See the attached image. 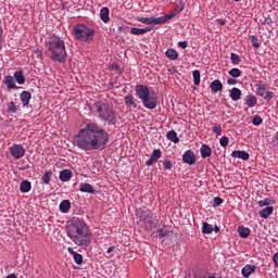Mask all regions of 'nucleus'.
<instances>
[{"mask_svg": "<svg viewBox=\"0 0 278 278\" xmlns=\"http://www.w3.org/2000/svg\"><path fill=\"white\" fill-rule=\"evenodd\" d=\"M110 142V134L94 122H87L73 137V144L81 151H103Z\"/></svg>", "mask_w": 278, "mask_h": 278, "instance_id": "nucleus-1", "label": "nucleus"}, {"mask_svg": "<svg viewBox=\"0 0 278 278\" xmlns=\"http://www.w3.org/2000/svg\"><path fill=\"white\" fill-rule=\"evenodd\" d=\"M66 229L70 240H72V242L77 247L86 249V247H90V244H92V232H90V228L84 219L79 217H72L67 222Z\"/></svg>", "mask_w": 278, "mask_h": 278, "instance_id": "nucleus-2", "label": "nucleus"}, {"mask_svg": "<svg viewBox=\"0 0 278 278\" xmlns=\"http://www.w3.org/2000/svg\"><path fill=\"white\" fill-rule=\"evenodd\" d=\"M46 47L50 54V60L53 62H60L61 64L66 62L68 54L66 53V42L64 39L53 35L46 41Z\"/></svg>", "mask_w": 278, "mask_h": 278, "instance_id": "nucleus-3", "label": "nucleus"}, {"mask_svg": "<svg viewBox=\"0 0 278 278\" xmlns=\"http://www.w3.org/2000/svg\"><path fill=\"white\" fill-rule=\"evenodd\" d=\"M89 110L90 112H94L96 110L98 113V118L108 125H116V112L112 110L108 102L97 101L93 103V108L89 106Z\"/></svg>", "mask_w": 278, "mask_h": 278, "instance_id": "nucleus-4", "label": "nucleus"}, {"mask_svg": "<svg viewBox=\"0 0 278 278\" xmlns=\"http://www.w3.org/2000/svg\"><path fill=\"white\" fill-rule=\"evenodd\" d=\"M135 92L147 110H155L157 108V96L151 94L149 87L144 85H137Z\"/></svg>", "mask_w": 278, "mask_h": 278, "instance_id": "nucleus-5", "label": "nucleus"}, {"mask_svg": "<svg viewBox=\"0 0 278 278\" xmlns=\"http://www.w3.org/2000/svg\"><path fill=\"white\" fill-rule=\"evenodd\" d=\"M73 34L75 40L90 45V42H93L94 40L96 30L94 28H90L85 24H78L74 26Z\"/></svg>", "mask_w": 278, "mask_h": 278, "instance_id": "nucleus-6", "label": "nucleus"}, {"mask_svg": "<svg viewBox=\"0 0 278 278\" xmlns=\"http://www.w3.org/2000/svg\"><path fill=\"white\" fill-rule=\"evenodd\" d=\"M10 155L14 160H21V157H25V147L23 144H13L10 149Z\"/></svg>", "mask_w": 278, "mask_h": 278, "instance_id": "nucleus-7", "label": "nucleus"}, {"mask_svg": "<svg viewBox=\"0 0 278 278\" xmlns=\"http://www.w3.org/2000/svg\"><path fill=\"white\" fill-rule=\"evenodd\" d=\"M124 103L129 110H137L138 108V100L131 93H127L124 97Z\"/></svg>", "mask_w": 278, "mask_h": 278, "instance_id": "nucleus-8", "label": "nucleus"}, {"mask_svg": "<svg viewBox=\"0 0 278 278\" xmlns=\"http://www.w3.org/2000/svg\"><path fill=\"white\" fill-rule=\"evenodd\" d=\"M182 162L185 164H189V166H192V164H197V156L194 155V151L192 150H187L182 154Z\"/></svg>", "mask_w": 278, "mask_h": 278, "instance_id": "nucleus-9", "label": "nucleus"}, {"mask_svg": "<svg viewBox=\"0 0 278 278\" xmlns=\"http://www.w3.org/2000/svg\"><path fill=\"white\" fill-rule=\"evenodd\" d=\"M162 157V150L155 149L153 150L150 159L146 162L147 166H153L155 162H157Z\"/></svg>", "mask_w": 278, "mask_h": 278, "instance_id": "nucleus-10", "label": "nucleus"}, {"mask_svg": "<svg viewBox=\"0 0 278 278\" xmlns=\"http://www.w3.org/2000/svg\"><path fill=\"white\" fill-rule=\"evenodd\" d=\"M255 270H257L256 265L247 264L245 266H243L241 270V275L244 278H249L250 276L253 275V273H255Z\"/></svg>", "mask_w": 278, "mask_h": 278, "instance_id": "nucleus-11", "label": "nucleus"}, {"mask_svg": "<svg viewBox=\"0 0 278 278\" xmlns=\"http://www.w3.org/2000/svg\"><path fill=\"white\" fill-rule=\"evenodd\" d=\"M256 94L258 97H265L266 94V90L268 89V85L266 83H263L262 80H260L256 85Z\"/></svg>", "mask_w": 278, "mask_h": 278, "instance_id": "nucleus-12", "label": "nucleus"}, {"mask_svg": "<svg viewBox=\"0 0 278 278\" xmlns=\"http://www.w3.org/2000/svg\"><path fill=\"white\" fill-rule=\"evenodd\" d=\"M229 97L231 101H240V99H242V90H240L238 87H233L229 90Z\"/></svg>", "mask_w": 278, "mask_h": 278, "instance_id": "nucleus-13", "label": "nucleus"}, {"mask_svg": "<svg viewBox=\"0 0 278 278\" xmlns=\"http://www.w3.org/2000/svg\"><path fill=\"white\" fill-rule=\"evenodd\" d=\"M139 23H143L144 25H160L159 17H138Z\"/></svg>", "mask_w": 278, "mask_h": 278, "instance_id": "nucleus-14", "label": "nucleus"}, {"mask_svg": "<svg viewBox=\"0 0 278 278\" xmlns=\"http://www.w3.org/2000/svg\"><path fill=\"white\" fill-rule=\"evenodd\" d=\"M20 99H21L22 105H23L24 108H27V105H29V101H31V92H29V91H23V92L20 94Z\"/></svg>", "mask_w": 278, "mask_h": 278, "instance_id": "nucleus-15", "label": "nucleus"}, {"mask_svg": "<svg viewBox=\"0 0 278 278\" xmlns=\"http://www.w3.org/2000/svg\"><path fill=\"white\" fill-rule=\"evenodd\" d=\"M231 157H237L238 160H243L244 162H247L250 155L247 151L235 150L231 153Z\"/></svg>", "mask_w": 278, "mask_h": 278, "instance_id": "nucleus-16", "label": "nucleus"}, {"mask_svg": "<svg viewBox=\"0 0 278 278\" xmlns=\"http://www.w3.org/2000/svg\"><path fill=\"white\" fill-rule=\"evenodd\" d=\"M59 179L61 181H71L73 179V172L71 169H63L60 172Z\"/></svg>", "mask_w": 278, "mask_h": 278, "instance_id": "nucleus-17", "label": "nucleus"}, {"mask_svg": "<svg viewBox=\"0 0 278 278\" xmlns=\"http://www.w3.org/2000/svg\"><path fill=\"white\" fill-rule=\"evenodd\" d=\"M67 251L71 255H73L75 264H78V265L84 264V256H81V254L75 252L73 248H67Z\"/></svg>", "mask_w": 278, "mask_h": 278, "instance_id": "nucleus-18", "label": "nucleus"}, {"mask_svg": "<svg viewBox=\"0 0 278 278\" xmlns=\"http://www.w3.org/2000/svg\"><path fill=\"white\" fill-rule=\"evenodd\" d=\"M151 27H146V28H138V27H131L130 28V34L132 36H142V34H149L151 31Z\"/></svg>", "mask_w": 278, "mask_h": 278, "instance_id": "nucleus-19", "label": "nucleus"}, {"mask_svg": "<svg viewBox=\"0 0 278 278\" xmlns=\"http://www.w3.org/2000/svg\"><path fill=\"white\" fill-rule=\"evenodd\" d=\"M79 190H80V192H86L88 194H94V192H97L94 190V187H92V185H90L88 182H81L79 186Z\"/></svg>", "mask_w": 278, "mask_h": 278, "instance_id": "nucleus-20", "label": "nucleus"}, {"mask_svg": "<svg viewBox=\"0 0 278 278\" xmlns=\"http://www.w3.org/2000/svg\"><path fill=\"white\" fill-rule=\"evenodd\" d=\"M200 155L203 160L212 155V148L207 144H202L200 148Z\"/></svg>", "mask_w": 278, "mask_h": 278, "instance_id": "nucleus-21", "label": "nucleus"}, {"mask_svg": "<svg viewBox=\"0 0 278 278\" xmlns=\"http://www.w3.org/2000/svg\"><path fill=\"white\" fill-rule=\"evenodd\" d=\"M244 103L248 108H255V105H257V97L249 94L244 98Z\"/></svg>", "mask_w": 278, "mask_h": 278, "instance_id": "nucleus-22", "label": "nucleus"}, {"mask_svg": "<svg viewBox=\"0 0 278 278\" xmlns=\"http://www.w3.org/2000/svg\"><path fill=\"white\" fill-rule=\"evenodd\" d=\"M100 18L103 23H110V9L108 7L100 10Z\"/></svg>", "mask_w": 278, "mask_h": 278, "instance_id": "nucleus-23", "label": "nucleus"}, {"mask_svg": "<svg viewBox=\"0 0 278 278\" xmlns=\"http://www.w3.org/2000/svg\"><path fill=\"white\" fill-rule=\"evenodd\" d=\"M210 88L212 92H223V83L218 79H215L211 83Z\"/></svg>", "mask_w": 278, "mask_h": 278, "instance_id": "nucleus-24", "label": "nucleus"}, {"mask_svg": "<svg viewBox=\"0 0 278 278\" xmlns=\"http://www.w3.org/2000/svg\"><path fill=\"white\" fill-rule=\"evenodd\" d=\"M60 212H62V214H68V212L71 211V201L70 200H63L60 203Z\"/></svg>", "mask_w": 278, "mask_h": 278, "instance_id": "nucleus-25", "label": "nucleus"}, {"mask_svg": "<svg viewBox=\"0 0 278 278\" xmlns=\"http://www.w3.org/2000/svg\"><path fill=\"white\" fill-rule=\"evenodd\" d=\"M3 83L7 85L9 90H14V88H16V81L12 76H5Z\"/></svg>", "mask_w": 278, "mask_h": 278, "instance_id": "nucleus-26", "label": "nucleus"}, {"mask_svg": "<svg viewBox=\"0 0 278 278\" xmlns=\"http://www.w3.org/2000/svg\"><path fill=\"white\" fill-rule=\"evenodd\" d=\"M21 192L27 193L31 190V182L29 180H23L20 185Z\"/></svg>", "mask_w": 278, "mask_h": 278, "instance_id": "nucleus-27", "label": "nucleus"}, {"mask_svg": "<svg viewBox=\"0 0 278 278\" xmlns=\"http://www.w3.org/2000/svg\"><path fill=\"white\" fill-rule=\"evenodd\" d=\"M274 210L275 208L273 206H266L265 208L260 211L258 214H260L261 218H268V216H270V214H273Z\"/></svg>", "mask_w": 278, "mask_h": 278, "instance_id": "nucleus-28", "label": "nucleus"}, {"mask_svg": "<svg viewBox=\"0 0 278 278\" xmlns=\"http://www.w3.org/2000/svg\"><path fill=\"white\" fill-rule=\"evenodd\" d=\"M165 55L168 60H177V58H179V53H177V50L173 48L167 49V51L165 52Z\"/></svg>", "mask_w": 278, "mask_h": 278, "instance_id": "nucleus-29", "label": "nucleus"}, {"mask_svg": "<svg viewBox=\"0 0 278 278\" xmlns=\"http://www.w3.org/2000/svg\"><path fill=\"white\" fill-rule=\"evenodd\" d=\"M13 77L20 84V86H23L25 84V75H23V71H17L14 73Z\"/></svg>", "mask_w": 278, "mask_h": 278, "instance_id": "nucleus-30", "label": "nucleus"}, {"mask_svg": "<svg viewBox=\"0 0 278 278\" xmlns=\"http://www.w3.org/2000/svg\"><path fill=\"white\" fill-rule=\"evenodd\" d=\"M238 233H239L240 238H247L248 236H251V229H249L244 226H239Z\"/></svg>", "mask_w": 278, "mask_h": 278, "instance_id": "nucleus-31", "label": "nucleus"}, {"mask_svg": "<svg viewBox=\"0 0 278 278\" xmlns=\"http://www.w3.org/2000/svg\"><path fill=\"white\" fill-rule=\"evenodd\" d=\"M167 140H170V142L177 144L179 142V137H177V132L175 130H169L167 132Z\"/></svg>", "mask_w": 278, "mask_h": 278, "instance_id": "nucleus-32", "label": "nucleus"}, {"mask_svg": "<svg viewBox=\"0 0 278 278\" xmlns=\"http://www.w3.org/2000/svg\"><path fill=\"white\" fill-rule=\"evenodd\" d=\"M51 177H53V172H46L41 177L42 184H45L46 186H48V184H51Z\"/></svg>", "mask_w": 278, "mask_h": 278, "instance_id": "nucleus-33", "label": "nucleus"}, {"mask_svg": "<svg viewBox=\"0 0 278 278\" xmlns=\"http://www.w3.org/2000/svg\"><path fill=\"white\" fill-rule=\"evenodd\" d=\"M212 231H214V226H212V224H208L207 222H203L202 233L210 235L212 233Z\"/></svg>", "mask_w": 278, "mask_h": 278, "instance_id": "nucleus-34", "label": "nucleus"}, {"mask_svg": "<svg viewBox=\"0 0 278 278\" xmlns=\"http://www.w3.org/2000/svg\"><path fill=\"white\" fill-rule=\"evenodd\" d=\"M170 18H175V13L163 15L159 17V25H164L167 21H170Z\"/></svg>", "mask_w": 278, "mask_h": 278, "instance_id": "nucleus-35", "label": "nucleus"}, {"mask_svg": "<svg viewBox=\"0 0 278 278\" xmlns=\"http://www.w3.org/2000/svg\"><path fill=\"white\" fill-rule=\"evenodd\" d=\"M194 86H199L201 84V72L195 70L192 72Z\"/></svg>", "mask_w": 278, "mask_h": 278, "instance_id": "nucleus-36", "label": "nucleus"}, {"mask_svg": "<svg viewBox=\"0 0 278 278\" xmlns=\"http://www.w3.org/2000/svg\"><path fill=\"white\" fill-rule=\"evenodd\" d=\"M8 112L11 114H16L18 112V108L13 101L8 103Z\"/></svg>", "mask_w": 278, "mask_h": 278, "instance_id": "nucleus-37", "label": "nucleus"}, {"mask_svg": "<svg viewBox=\"0 0 278 278\" xmlns=\"http://www.w3.org/2000/svg\"><path fill=\"white\" fill-rule=\"evenodd\" d=\"M212 129H213V134H215L217 138L218 136L223 135V126H220V124H214Z\"/></svg>", "mask_w": 278, "mask_h": 278, "instance_id": "nucleus-38", "label": "nucleus"}, {"mask_svg": "<svg viewBox=\"0 0 278 278\" xmlns=\"http://www.w3.org/2000/svg\"><path fill=\"white\" fill-rule=\"evenodd\" d=\"M228 74L230 75V77H235V78H238V77H241L242 75V72L239 70V68H231Z\"/></svg>", "mask_w": 278, "mask_h": 278, "instance_id": "nucleus-39", "label": "nucleus"}, {"mask_svg": "<svg viewBox=\"0 0 278 278\" xmlns=\"http://www.w3.org/2000/svg\"><path fill=\"white\" fill-rule=\"evenodd\" d=\"M266 205H273V200L270 198H265L258 201V207H266Z\"/></svg>", "mask_w": 278, "mask_h": 278, "instance_id": "nucleus-40", "label": "nucleus"}, {"mask_svg": "<svg viewBox=\"0 0 278 278\" xmlns=\"http://www.w3.org/2000/svg\"><path fill=\"white\" fill-rule=\"evenodd\" d=\"M219 144L220 147H223V149H226V147L229 144V137L227 136L222 137L219 140Z\"/></svg>", "mask_w": 278, "mask_h": 278, "instance_id": "nucleus-41", "label": "nucleus"}, {"mask_svg": "<svg viewBox=\"0 0 278 278\" xmlns=\"http://www.w3.org/2000/svg\"><path fill=\"white\" fill-rule=\"evenodd\" d=\"M230 60H231L232 64H240V62H241L240 55H238L236 53L230 54Z\"/></svg>", "mask_w": 278, "mask_h": 278, "instance_id": "nucleus-42", "label": "nucleus"}, {"mask_svg": "<svg viewBox=\"0 0 278 278\" xmlns=\"http://www.w3.org/2000/svg\"><path fill=\"white\" fill-rule=\"evenodd\" d=\"M251 40H252V47H254V49H260V40L255 35L251 36Z\"/></svg>", "mask_w": 278, "mask_h": 278, "instance_id": "nucleus-43", "label": "nucleus"}, {"mask_svg": "<svg viewBox=\"0 0 278 278\" xmlns=\"http://www.w3.org/2000/svg\"><path fill=\"white\" fill-rule=\"evenodd\" d=\"M264 97V101H270L271 99H275V92L273 91H267L265 92V96Z\"/></svg>", "mask_w": 278, "mask_h": 278, "instance_id": "nucleus-44", "label": "nucleus"}, {"mask_svg": "<svg viewBox=\"0 0 278 278\" xmlns=\"http://www.w3.org/2000/svg\"><path fill=\"white\" fill-rule=\"evenodd\" d=\"M252 123H253V125H255V126L257 127V126L262 125L263 119H262V117H260V115H255V116L253 117Z\"/></svg>", "mask_w": 278, "mask_h": 278, "instance_id": "nucleus-45", "label": "nucleus"}, {"mask_svg": "<svg viewBox=\"0 0 278 278\" xmlns=\"http://www.w3.org/2000/svg\"><path fill=\"white\" fill-rule=\"evenodd\" d=\"M223 205V198H214L213 207H220Z\"/></svg>", "mask_w": 278, "mask_h": 278, "instance_id": "nucleus-46", "label": "nucleus"}, {"mask_svg": "<svg viewBox=\"0 0 278 278\" xmlns=\"http://www.w3.org/2000/svg\"><path fill=\"white\" fill-rule=\"evenodd\" d=\"M163 166L166 168V170H172L173 169V163L169 160H164L163 161Z\"/></svg>", "mask_w": 278, "mask_h": 278, "instance_id": "nucleus-47", "label": "nucleus"}, {"mask_svg": "<svg viewBox=\"0 0 278 278\" xmlns=\"http://www.w3.org/2000/svg\"><path fill=\"white\" fill-rule=\"evenodd\" d=\"M111 70L112 71H116V73H118V75H121V65H118V63H113L111 64Z\"/></svg>", "mask_w": 278, "mask_h": 278, "instance_id": "nucleus-48", "label": "nucleus"}, {"mask_svg": "<svg viewBox=\"0 0 278 278\" xmlns=\"http://www.w3.org/2000/svg\"><path fill=\"white\" fill-rule=\"evenodd\" d=\"M153 218H154L153 214H148L144 217V222L149 223V225H153Z\"/></svg>", "mask_w": 278, "mask_h": 278, "instance_id": "nucleus-49", "label": "nucleus"}, {"mask_svg": "<svg viewBox=\"0 0 278 278\" xmlns=\"http://www.w3.org/2000/svg\"><path fill=\"white\" fill-rule=\"evenodd\" d=\"M35 55H37L38 60H42V50H40V48H37L34 51Z\"/></svg>", "mask_w": 278, "mask_h": 278, "instance_id": "nucleus-50", "label": "nucleus"}, {"mask_svg": "<svg viewBox=\"0 0 278 278\" xmlns=\"http://www.w3.org/2000/svg\"><path fill=\"white\" fill-rule=\"evenodd\" d=\"M227 84L228 86H236V84H238V80L236 78H228Z\"/></svg>", "mask_w": 278, "mask_h": 278, "instance_id": "nucleus-51", "label": "nucleus"}, {"mask_svg": "<svg viewBox=\"0 0 278 278\" xmlns=\"http://www.w3.org/2000/svg\"><path fill=\"white\" fill-rule=\"evenodd\" d=\"M274 266L278 268V252H276L273 256Z\"/></svg>", "mask_w": 278, "mask_h": 278, "instance_id": "nucleus-52", "label": "nucleus"}, {"mask_svg": "<svg viewBox=\"0 0 278 278\" xmlns=\"http://www.w3.org/2000/svg\"><path fill=\"white\" fill-rule=\"evenodd\" d=\"M178 47H180V49H188V41H179Z\"/></svg>", "mask_w": 278, "mask_h": 278, "instance_id": "nucleus-53", "label": "nucleus"}, {"mask_svg": "<svg viewBox=\"0 0 278 278\" xmlns=\"http://www.w3.org/2000/svg\"><path fill=\"white\" fill-rule=\"evenodd\" d=\"M159 238H166V232H164V230L160 229L159 230Z\"/></svg>", "mask_w": 278, "mask_h": 278, "instance_id": "nucleus-54", "label": "nucleus"}, {"mask_svg": "<svg viewBox=\"0 0 278 278\" xmlns=\"http://www.w3.org/2000/svg\"><path fill=\"white\" fill-rule=\"evenodd\" d=\"M216 23H217L218 25H225V20H216Z\"/></svg>", "mask_w": 278, "mask_h": 278, "instance_id": "nucleus-55", "label": "nucleus"}, {"mask_svg": "<svg viewBox=\"0 0 278 278\" xmlns=\"http://www.w3.org/2000/svg\"><path fill=\"white\" fill-rule=\"evenodd\" d=\"M108 88H109V90H113L114 89V83H109Z\"/></svg>", "mask_w": 278, "mask_h": 278, "instance_id": "nucleus-56", "label": "nucleus"}, {"mask_svg": "<svg viewBox=\"0 0 278 278\" xmlns=\"http://www.w3.org/2000/svg\"><path fill=\"white\" fill-rule=\"evenodd\" d=\"M213 231H215V233H218V232L220 231V228H219L218 226H215V227L213 228Z\"/></svg>", "mask_w": 278, "mask_h": 278, "instance_id": "nucleus-57", "label": "nucleus"}, {"mask_svg": "<svg viewBox=\"0 0 278 278\" xmlns=\"http://www.w3.org/2000/svg\"><path fill=\"white\" fill-rule=\"evenodd\" d=\"M5 278H18V277H16V274H10Z\"/></svg>", "mask_w": 278, "mask_h": 278, "instance_id": "nucleus-58", "label": "nucleus"}, {"mask_svg": "<svg viewBox=\"0 0 278 278\" xmlns=\"http://www.w3.org/2000/svg\"><path fill=\"white\" fill-rule=\"evenodd\" d=\"M112 251H114V247H110V248L108 249V253H112Z\"/></svg>", "mask_w": 278, "mask_h": 278, "instance_id": "nucleus-59", "label": "nucleus"}, {"mask_svg": "<svg viewBox=\"0 0 278 278\" xmlns=\"http://www.w3.org/2000/svg\"><path fill=\"white\" fill-rule=\"evenodd\" d=\"M182 10H184V3L180 4L179 12H182Z\"/></svg>", "mask_w": 278, "mask_h": 278, "instance_id": "nucleus-60", "label": "nucleus"}, {"mask_svg": "<svg viewBox=\"0 0 278 278\" xmlns=\"http://www.w3.org/2000/svg\"><path fill=\"white\" fill-rule=\"evenodd\" d=\"M207 278H216V276L213 274V275L208 276Z\"/></svg>", "mask_w": 278, "mask_h": 278, "instance_id": "nucleus-61", "label": "nucleus"}, {"mask_svg": "<svg viewBox=\"0 0 278 278\" xmlns=\"http://www.w3.org/2000/svg\"><path fill=\"white\" fill-rule=\"evenodd\" d=\"M233 1H237V2H238V1H240V0H233Z\"/></svg>", "mask_w": 278, "mask_h": 278, "instance_id": "nucleus-62", "label": "nucleus"}]
</instances>
